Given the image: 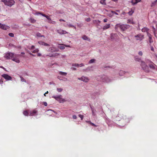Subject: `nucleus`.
Instances as JSON below:
<instances>
[{
    "label": "nucleus",
    "mask_w": 157,
    "mask_h": 157,
    "mask_svg": "<svg viewBox=\"0 0 157 157\" xmlns=\"http://www.w3.org/2000/svg\"><path fill=\"white\" fill-rule=\"evenodd\" d=\"M78 79L85 82H87L89 81V79L88 78L84 76H82L81 78H78Z\"/></svg>",
    "instance_id": "obj_11"
},
{
    "label": "nucleus",
    "mask_w": 157,
    "mask_h": 157,
    "mask_svg": "<svg viewBox=\"0 0 157 157\" xmlns=\"http://www.w3.org/2000/svg\"><path fill=\"white\" fill-rule=\"evenodd\" d=\"M149 67L151 68L152 69H154L155 68L154 66L152 64H151L149 65Z\"/></svg>",
    "instance_id": "obj_33"
},
{
    "label": "nucleus",
    "mask_w": 157,
    "mask_h": 157,
    "mask_svg": "<svg viewBox=\"0 0 157 157\" xmlns=\"http://www.w3.org/2000/svg\"><path fill=\"white\" fill-rule=\"evenodd\" d=\"M59 48L61 49H64L65 48L64 45L63 46H60L59 47Z\"/></svg>",
    "instance_id": "obj_40"
},
{
    "label": "nucleus",
    "mask_w": 157,
    "mask_h": 157,
    "mask_svg": "<svg viewBox=\"0 0 157 157\" xmlns=\"http://www.w3.org/2000/svg\"><path fill=\"white\" fill-rule=\"evenodd\" d=\"M138 54L140 55V56H142L143 55V52L142 51H140L139 52H138Z\"/></svg>",
    "instance_id": "obj_46"
},
{
    "label": "nucleus",
    "mask_w": 157,
    "mask_h": 157,
    "mask_svg": "<svg viewBox=\"0 0 157 157\" xmlns=\"http://www.w3.org/2000/svg\"><path fill=\"white\" fill-rule=\"evenodd\" d=\"M62 96L61 95H58L57 96H53L52 97V98H54L56 100L58 101L59 103H63L66 101L65 99L62 98Z\"/></svg>",
    "instance_id": "obj_3"
},
{
    "label": "nucleus",
    "mask_w": 157,
    "mask_h": 157,
    "mask_svg": "<svg viewBox=\"0 0 157 157\" xmlns=\"http://www.w3.org/2000/svg\"><path fill=\"white\" fill-rule=\"evenodd\" d=\"M95 61L94 59H92L89 61V63H94Z\"/></svg>",
    "instance_id": "obj_30"
},
{
    "label": "nucleus",
    "mask_w": 157,
    "mask_h": 157,
    "mask_svg": "<svg viewBox=\"0 0 157 157\" xmlns=\"http://www.w3.org/2000/svg\"><path fill=\"white\" fill-rule=\"evenodd\" d=\"M57 32L59 34H67L68 33L66 32V31L63 30L61 29H59L57 30Z\"/></svg>",
    "instance_id": "obj_9"
},
{
    "label": "nucleus",
    "mask_w": 157,
    "mask_h": 157,
    "mask_svg": "<svg viewBox=\"0 0 157 157\" xmlns=\"http://www.w3.org/2000/svg\"><path fill=\"white\" fill-rule=\"evenodd\" d=\"M118 36L117 35L116 33H111V39L114 40L117 38Z\"/></svg>",
    "instance_id": "obj_12"
},
{
    "label": "nucleus",
    "mask_w": 157,
    "mask_h": 157,
    "mask_svg": "<svg viewBox=\"0 0 157 157\" xmlns=\"http://www.w3.org/2000/svg\"><path fill=\"white\" fill-rule=\"evenodd\" d=\"M30 22L32 23H34L36 22V20H34V19L32 18H30Z\"/></svg>",
    "instance_id": "obj_28"
},
{
    "label": "nucleus",
    "mask_w": 157,
    "mask_h": 157,
    "mask_svg": "<svg viewBox=\"0 0 157 157\" xmlns=\"http://www.w3.org/2000/svg\"><path fill=\"white\" fill-rule=\"evenodd\" d=\"M59 21H64V22H65V21L63 19H59Z\"/></svg>",
    "instance_id": "obj_53"
},
{
    "label": "nucleus",
    "mask_w": 157,
    "mask_h": 157,
    "mask_svg": "<svg viewBox=\"0 0 157 157\" xmlns=\"http://www.w3.org/2000/svg\"><path fill=\"white\" fill-rule=\"evenodd\" d=\"M150 48L151 50L153 52H154V49L153 47L152 46H151Z\"/></svg>",
    "instance_id": "obj_45"
},
{
    "label": "nucleus",
    "mask_w": 157,
    "mask_h": 157,
    "mask_svg": "<svg viewBox=\"0 0 157 157\" xmlns=\"http://www.w3.org/2000/svg\"><path fill=\"white\" fill-rule=\"evenodd\" d=\"M82 38L84 40H87L89 41H90V39L86 35L83 36L82 37Z\"/></svg>",
    "instance_id": "obj_17"
},
{
    "label": "nucleus",
    "mask_w": 157,
    "mask_h": 157,
    "mask_svg": "<svg viewBox=\"0 0 157 157\" xmlns=\"http://www.w3.org/2000/svg\"><path fill=\"white\" fill-rule=\"evenodd\" d=\"M29 53V54H30V55H32V56H34V55H33V54H32V53Z\"/></svg>",
    "instance_id": "obj_64"
},
{
    "label": "nucleus",
    "mask_w": 157,
    "mask_h": 157,
    "mask_svg": "<svg viewBox=\"0 0 157 157\" xmlns=\"http://www.w3.org/2000/svg\"><path fill=\"white\" fill-rule=\"evenodd\" d=\"M20 78H21V81L22 82H26V80L23 77H22L21 76H20Z\"/></svg>",
    "instance_id": "obj_29"
},
{
    "label": "nucleus",
    "mask_w": 157,
    "mask_h": 157,
    "mask_svg": "<svg viewBox=\"0 0 157 157\" xmlns=\"http://www.w3.org/2000/svg\"><path fill=\"white\" fill-rule=\"evenodd\" d=\"M52 24H55L56 22L54 21H53L52 22Z\"/></svg>",
    "instance_id": "obj_62"
},
{
    "label": "nucleus",
    "mask_w": 157,
    "mask_h": 157,
    "mask_svg": "<svg viewBox=\"0 0 157 157\" xmlns=\"http://www.w3.org/2000/svg\"><path fill=\"white\" fill-rule=\"evenodd\" d=\"M130 27L129 25H124L121 23L117 24L115 27V29H117L119 28L122 31H124L125 30L128 29Z\"/></svg>",
    "instance_id": "obj_1"
},
{
    "label": "nucleus",
    "mask_w": 157,
    "mask_h": 157,
    "mask_svg": "<svg viewBox=\"0 0 157 157\" xmlns=\"http://www.w3.org/2000/svg\"><path fill=\"white\" fill-rule=\"evenodd\" d=\"M58 54L56 53H53V54H49L47 55V56H49L50 57H55L56 56H57Z\"/></svg>",
    "instance_id": "obj_13"
},
{
    "label": "nucleus",
    "mask_w": 157,
    "mask_h": 157,
    "mask_svg": "<svg viewBox=\"0 0 157 157\" xmlns=\"http://www.w3.org/2000/svg\"><path fill=\"white\" fill-rule=\"evenodd\" d=\"M127 22L128 23H131L132 24H133V22L130 19H128V21Z\"/></svg>",
    "instance_id": "obj_37"
},
{
    "label": "nucleus",
    "mask_w": 157,
    "mask_h": 157,
    "mask_svg": "<svg viewBox=\"0 0 157 157\" xmlns=\"http://www.w3.org/2000/svg\"><path fill=\"white\" fill-rule=\"evenodd\" d=\"M4 5L9 7H11L15 4V2L14 0H1Z\"/></svg>",
    "instance_id": "obj_2"
},
{
    "label": "nucleus",
    "mask_w": 157,
    "mask_h": 157,
    "mask_svg": "<svg viewBox=\"0 0 157 157\" xmlns=\"http://www.w3.org/2000/svg\"><path fill=\"white\" fill-rule=\"evenodd\" d=\"M141 66L145 72H148V67L146 64L144 62H141Z\"/></svg>",
    "instance_id": "obj_5"
},
{
    "label": "nucleus",
    "mask_w": 157,
    "mask_h": 157,
    "mask_svg": "<svg viewBox=\"0 0 157 157\" xmlns=\"http://www.w3.org/2000/svg\"><path fill=\"white\" fill-rule=\"evenodd\" d=\"M38 43L40 45L45 46H49L50 45L49 44L43 41H39Z\"/></svg>",
    "instance_id": "obj_14"
},
{
    "label": "nucleus",
    "mask_w": 157,
    "mask_h": 157,
    "mask_svg": "<svg viewBox=\"0 0 157 157\" xmlns=\"http://www.w3.org/2000/svg\"><path fill=\"white\" fill-rule=\"evenodd\" d=\"M2 77L7 80H11L12 78L7 74H3L2 75Z\"/></svg>",
    "instance_id": "obj_8"
},
{
    "label": "nucleus",
    "mask_w": 157,
    "mask_h": 157,
    "mask_svg": "<svg viewBox=\"0 0 157 157\" xmlns=\"http://www.w3.org/2000/svg\"><path fill=\"white\" fill-rule=\"evenodd\" d=\"M152 28L153 29V31L154 34V35L155 36H156V33H155V28H154V27H153Z\"/></svg>",
    "instance_id": "obj_34"
},
{
    "label": "nucleus",
    "mask_w": 157,
    "mask_h": 157,
    "mask_svg": "<svg viewBox=\"0 0 157 157\" xmlns=\"http://www.w3.org/2000/svg\"><path fill=\"white\" fill-rule=\"evenodd\" d=\"M149 29L146 28H144L141 29V31L143 32H147Z\"/></svg>",
    "instance_id": "obj_21"
},
{
    "label": "nucleus",
    "mask_w": 157,
    "mask_h": 157,
    "mask_svg": "<svg viewBox=\"0 0 157 157\" xmlns=\"http://www.w3.org/2000/svg\"><path fill=\"white\" fill-rule=\"evenodd\" d=\"M14 54L9 52L6 53L4 56V57L7 59H12L14 57Z\"/></svg>",
    "instance_id": "obj_4"
},
{
    "label": "nucleus",
    "mask_w": 157,
    "mask_h": 157,
    "mask_svg": "<svg viewBox=\"0 0 157 157\" xmlns=\"http://www.w3.org/2000/svg\"><path fill=\"white\" fill-rule=\"evenodd\" d=\"M37 111L36 110H34L32 111L31 112L29 116H33L36 113H37Z\"/></svg>",
    "instance_id": "obj_16"
},
{
    "label": "nucleus",
    "mask_w": 157,
    "mask_h": 157,
    "mask_svg": "<svg viewBox=\"0 0 157 157\" xmlns=\"http://www.w3.org/2000/svg\"><path fill=\"white\" fill-rule=\"evenodd\" d=\"M140 1L141 0H132V2L133 4H136Z\"/></svg>",
    "instance_id": "obj_18"
},
{
    "label": "nucleus",
    "mask_w": 157,
    "mask_h": 157,
    "mask_svg": "<svg viewBox=\"0 0 157 157\" xmlns=\"http://www.w3.org/2000/svg\"><path fill=\"white\" fill-rule=\"evenodd\" d=\"M86 21L87 22H89L91 21V19L90 17H88L86 19Z\"/></svg>",
    "instance_id": "obj_42"
},
{
    "label": "nucleus",
    "mask_w": 157,
    "mask_h": 157,
    "mask_svg": "<svg viewBox=\"0 0 157 157\" xmlns=\"http://www.w3.org/2000/svg\"><path fill=\"white\" fill-rule=\"evenodd\" d=\"M59 74L62 75L66 76L67 75V73L66 72H64L62 71H59Z\"/></svg>",
    "instance_id": "obj_22"
},
{
    "label": "nucleus",
    "mask_w": 157,
    "mask_h": 157,
    "mask_svg": "<svg viewBox=\"0 0 157 157\" xmlns=\"http://www.w3.org/2000/svg\"><path fill=\"white\" fill-rule=\"evenodd\" d=\"M73 66L77 67H78L79 66V64L77 63H73L72 65Z\"/></svg>",
    "instance_id": "obj_31"
},
{
    "label": "nucleus",
    "mask_w": 157,
    "mask_h": 157,
    "mask_svg": "<svg viewBox=\"0 0 157 157\" xmlns=\"http://www.w3.org/2000/svg\"><path fill=\"white\" fill-rule=\"evenodd\" d=\"M57 90L59 92H61L63 90V89L61 88H57Z\"/></svg>",
    "instance_id": "obj_35"
},
{
    "label": "nucleus",
    "mask_w": 157,
    "mask_h": 157,
    "mask_svg": "<svg viewBox=\"0 0 157 157\" xmlns=\"http://www.w3.org/2000/svg\"><path fill=\"white\" fill-rule=\"evenodd\" d=\"M35 14L36 15H38L39 14H41V15L42 16H44V17H46L48 20H49V21H51V18H50V17L47 16V15H46L45 14H43L42 13H41L40 12H37V13H35Z\"/></svg>",
    "instance_id": "obj_10"
},
{
    "label": "nucleus",
    "mask_w": 157,
    "mask_h": 157,
    "mask_svg": "<svg viewBox=\"0 0 157 157\" xmlns=\"http://www.w3.org/2000/svg\"><path fill=\"white\" fill-rule=\"evenodd\" d=\"M3 82V81L0 79V83H2Z\"/></svg>",
    "instance_id": "obj_63"
},
{
    "label": "nucleus",
    "mask_w": 157,
    "mask_h": 157,
    "mask_svg": "<svg viewBox=\"0 0 157 157\" xmlns=\"http://www.w3.org/2000/svg\"><path fill=\"white\" fill-rule=\"evenodd\" d=\"M157 2V0H155V1H154V2H152L151 3V6L152 7L154 6H155Z\"/></svg>",
    "instance_id": "obj_24"
},
{
    "label": "nucleus",
    "mask_w": 157,
    "mask_h": 157,
    "mask_svg": "<svg viewBox=\"0 0 157 157\" xmlns=\"http://www.w3.org/2000/svg\"><path fill=\"white\" fill-rule=\"evenodd\" d=\"M107 20H107V19L105 18V19H104L103 22H106L107 21Z\"/></svg>",
    "instance_id": "obj_52"
},
{
    "label": "nucleus",
    "mask_w": 157,
    "mask_h": 157,
    "mask_svg": "<svg viewBox=\"0 0 157 157\" xmlns=\"http://www.w3.org/2000/svg\"><path fill=\"white\" fill-rule=\"evenodd\" d=\"M84 64L83 63H81V64H79V66L81 67L82 66H84Z\"/></svg>",
    "instance_id": "obj_54"
},
{
    "label": "nucleus",
    "mask_w": 157,
    "mask_h": 157,
    "mask_svg": "<svg viewBox=\"0 0 157 157\" xmlns=\"http://www.w3.org/2000/svg\"><path fill=\"white\" fill-rule=\"evenodd\" d=\"M37 55L38 56H41V54L40 53H38Z\"/></svg>",
    "instance_id": "obj_61"
},
{
    "label": "nucleus",
    "mask_w": 157,
    "mask_h": 157,
    "mask_svg": "<svg viewBox=\"0 0 157 157\" xmlns=\"http://www.w3.org/2000/svg\"><path fill=\"white\" fill-rule=\"evenodd\" d=\"M134 12V11L132 10H131L130 11L128 12V13L129 15H131Z\"/></svg>",
    "instance_id": "obj_27"
},
{
    "label": "nucleus",
    "mask_w": 157,
    "mask_h": 157,
    "mask_svg": "<svg viewBox=\"0 0 157 157\" xmlns=\"http://www.w3.org/2000/svg\"><path fill=\"white\" fill-rule=\"evenodd\" d=\"M72 70L74 71H75L76 70V68L75 67H73L72 68Z\"/></svg>",
    "instance_id": "obj_56"
},
{
    "label": "nucleus",
    "mask_w": 157,
    "mask_h": 157,
    "mask_svg": "<svg viewBox=\"0 0 157 157\" xmlns=\"http://www.w3.org/2000/svg\"><path fill=\"white\" fill-rule=\"evenodd\" d=\"M36 36L38 37H40L41 34L39 33H37L36 34Z\"/></svg>",
    "instance_id": "obj_47"
},
{
    "label": "nucleus",
    "mask_w": 157,
    "mask_h": 157,
    "mask_svg": "<svg viewBox=\"0 0 157 157\" xmlns=\"http://www.w3.org/2000/svg\"><path fill=\"white\" fill-rule=\"evenodd\" d=\"M101 77H102V78H105L106 77L105 76V75L102 76Z\"/></svg>",
    "instance_id": "obj_57"
},
{
    "label": "nucleus",
    "mask_w": 157,
    "mask_h": 157,
    "mask_svg": "<svg viewBox=\"0 0 157 157\" xmlns=\"http://www.w3.org/2000/svg\"><path fill=\"white\" fill-rule=\"evenodd\" d=\"M101 81H103V82L106 81V80H105V79H102L101 80Z\"/></svg>",
    "instance_id": "obj_60"
},
{
    "label": "nucleus",
    "mask_w": 157,
    "mask_h": 157,
    "mask_svg": "<svg viewBox=\"0 0 157 157\" xmlns=\"http://www.w3.org/2000/svg\"><path fill=\"white\" fill-rule=\"evenodd\" d=\"M91 110L92 111L93 115H94V109L91 107Z\"/></svg>",
    "instance_id": "obj_49"
},
{
    "label": "nucleus",
    "mask_w": 157,
    "mask_h": 157,
    "mask_svg": "<svg viewBox=\"0 0 157 157\" xmlns=\"http://www.w3.org/2000/svg\"><path fill=\"white\" fill-rule=\"evenodd\" d=\"M110 27V24H106L103 27L102 29L103 30H105V29L109 28Z\"/></svg>",
    "instance_id": "obj_15"
},
{
    "label": "nucleus",
    "mask_w": 157,
    "mask_h": 157,
    "mask_svg": "<svg viewBox=\"0 0 157 157\" xmlns=\"http://www.w3.org/2000/svg\"><path fill=\"white\" fill-rule=\"evenodd\" d=\"M149 41L150 43H151L153 42L152 37L149 38Z\"/></svg>",
    "instance_id": "obj_38"
},
{
    "label": "nucleus",
    "mask_w": 157,
    "mask_h": 157,
    "mask_svg": "<svg viewBox=\"0 0 157 157\" xmlns=\"http://www.w3.org/2000/svg\"><path fill=\"white\" fill-rule=\"evenodd\" d=\"M9 35L11 37H14V35L12 33H10L9 34Z\"/></svg>",
    "instance_id": "obj_39"
},
{
    "label": "nucleus",
    "mask_w": 157,
    "mask_h": 157,
    "mask_svg": "<svg viewBox=\"0 0 157 157\" xmlns=\"http://www.w3.org/2000/svg\"><path fill=\"white\" fill-rule=\"evenodd\" d=\"M135 59L136 61H139L140 60V59L136 58V57H135Z\"/></svg>",
    "instance_id": "obj_44"
},
{
    "label": "nucleus",
    "mask_w": 157,
    "mask_h": 157,
    "mask_svg": "<svg viewBox=\"0 0 157 157\" xmlns=\"http://www.w3.org/2000/svg\"><path fill=\"white\" fill-rule=\"evenodd\" d=\"M123 120H127L128 121H129L130 120V119L129 118H126V116L124 117L123 118Z\"/></svg>",
    "instance_id": "obj_32"
},
{
    "label": "nucleus",
    "mask_w": 157,
    "mask_h": 157,
    "mask_svg": "<svg viewBox=\"0 0 157 157\" xmlns=\"http://www.w3.org/2000/svg\"><path fill=\"white\" fill-rule=\"evenodd\" d=\"M63 26L65 27H74V25L71 24H64L63 25Z\"/></svg>",
    "instance_id": "obj_19"
},
{
    "label": "nucleus",
    "mask_w": 157,
    "mask_h": 157,
    "mask_svg": "<svg viewBox=\"0 0 157 157\" xmlns=\"http://www.w3.org/2000/svg\"><path fill=\"white\" fill-rule=\"evenodd\" d=\"M72 117L74 119H76L77 118V116L75 115H74L72 116Z\"/></svg>",
    "instance_id": "obj_50"
},
{
    "label": "nucleus",
    "mask_w": 157,
    "mask_h": 157,
    "mask_svg": "<svg viewBox=\"0 0 157 157\" xmlns=\"http://www.w3.org/2000/svg\"><path fill=\"white\" fill-rule=\"evenodd\" d=\"M87 122L88 123H89L92 126H94V127H97V125H96L95 124L93 123H92L90 121H87Z\"/></svg>",
    "instance_id": "obj_26"
},
{
    "label": "nucleus",
    "mask_w": 157,
    "mask_h": 157,
    "mask_svg": "<svg viewBox=\"0 0 157 157\" xmlns=\"http://www.w3.org/2000/svg\"><path fill=\"white\" fill-rule=\"evenodd\" d=\"M101 0V1H100V2L101 4H102V5H105L106 4L105 2V0Z\"/></svg>",
    "instance_id": "obj_25"
},
{
    "label": "nucleus",
    "mask_w": 157,
    "mask_h": 157,
    "mask_svg": "<svg viewBox=\"0 0 157 157\" xmlns=\"http://www.w3.org/2000/svg\"><path fill=\"white\" fill-rule=\"evenodd\" d=\"M48 51H51V52H52L53 50V48H50L49 49V50H48Z\"/></svg>",
    "instance_id": "obj_48"
},
{
    "label": "nucleus",
    "mask_w": 157,
    "mask_h": 157,
    "mask_svg": "<svg viewBox=\"0 0 157 157\" xmlns=\"http://www.w3.org/2000/svg\"><path fill=\"white\" fill-rule=\"evenodd\" d=\"M34 48V45H32V46H31V49H33V48Z\"/></svg>",
    "instance_id": "obj_58"
},
{
    "label": "nucleus",
    "mask_w": 157,
    "mask_h": 157,
    "mask_svg": "<svg viewBox=\"0 0 157 157\" xmlns=\"http://www.w3.org/2000/svg\"><path fill=\"white\" fill-rule=\"evenodd\" d=\"M144 36L143 35L139 34L135 35L134 37L136 38V40H141L144 39Z\"/></svg>",
    "instance_id": "obj_6"
},
{
    "label": "nucleus",
    "mask_w": 157,
    "mask_h": 157,
    "mask_svg": "<svg viewBox=\"0 0 157 157\" xmlns=\"http://www.w3.org/2000/svg\"><path fill=\"white\" fill-rule=\"evenodd\" d=\"M43 104L45 106H47V103L46 102H44Z\"/></svg>",
    "instance_id": "obj_51"
},
{
    "label": "nucleus",
    "mask_w": 157,
    "mask_h": 157,
    "mask_svg": "<svg viewBox=\"0 0 157 157\" xmlns=\"http://www.w3.org/2000/svg\"><path fill=\"white\" fill-rule=\"evenodd\" d=\"M0 28L4 30H7V29H9L10 28V27L9 26L6 25L2 24L0 23Z\"/></svg>",
    "instance_id": "obj_7"
},
{
    "label": "nucleus",
    "mask_w": 157,
    "mask_h": 157,
    "mask_svg": "<svg viewBox=\"0 0 157 157\" xmlns=\"http://www.w3.org/2000/svg\"><path fill=\"white\" fill-rule=\"evenodd\" d=\"M12 60L13 61L17 63H19L20 62L19 60L17 58H14V57L12 59Z\"/></svg>",
    "instance_id": "obj_20"
},
{
    "label": "nucleus",
    "mask_w": 157,
    "mask_h": 157,
    "mask_svg": "<svg viewBox=\"0 0 157 157\" xmlns=\"http://www.w3.org/2000/svg\"><path fill=\"white\" fill-rule=\"evenodd\" d=\"M24 115L26 116H28L29 115L28 111V110L24 111L23 112Z\"/></svg>",
    "instance_id": "obj_23"
},
{
    "label": "nucleus",
    "mask_w": 157,
    "mask_h": 157,
    "mask_svg": "<svg viewBox=\"0 0 157 157\" xmlns=\"http://www.w3.org/2000/svg\"><path fill=\"white\" fill-rule=\"evenodd\" d=\"M63 45H64V46H66V47H71L69 45H65V44H64Z\"/></svg>",
    "instance_id": "obj_55"
},
{
    "label": "nucleus",
    "mask_w": 157,
    "mask_h": 157,
    "mask_svg": "<svg viewBox=\"0 0 157 157\" xmlns=\"http://www.w3.org/2000/svg\"><path fill=\"white\" fill-rule=\"evenodd\" d=\"M79 117L81 118V120H83V115L80 114L79 115Z\"/></svg>",
    "instance_id": "obj_43"
},
{
    "label": "nucleus",
    "mask_w": 157,
    "mask_h": 157,
    "mask_svg": "<svg viewBox=\"0 0 157 157\" xmlns=\"http://www.w3.org/2000/svg\"><path fill=\"white\" fill-rule=\"evenodd\" d=\"M147 36L149 38L152 37L151 35L148 32L147 33Z\"/></svg>",
    "instance_id": "obj_41"
},
{
    "label": "nucleus",
    "mask_w": 157,
    "mask_h": 157,
    "mask_svg": "<svg viewBox=\"0 0 157 157\" xmlns=\"http://www.w3.org/2000/svg\"><path fill=\"white\" fill-rule=\"evenodd\" d=\"M112 13H115V14H118V13H116V12H114V11H112Z\"/></svg>",
    "instance_id": "obj_59"
},
{
    "label": "nucleus",
    "mask_w": 157,
    "mask_h": 157,
    "mask_svg": "<svg viewBox=\"0 0 157 157\" xmlns=\"http://www.w3.org/2000/svg\"><path fill=\"white\" fill-rule=\"evenodd\" d=\"M39 51V50L38 49H36L35 50H33L32 52L33 53H35L36 52H38Z\"/></svg>",
    "instance_id": "obj_36"
}]
</instances>
